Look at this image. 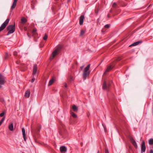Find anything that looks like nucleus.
Masks as SVG:
<instances>
[{"label": "nucleus", "mask_w": 153, "mask_h": 153, "mask_svg": "<svg viewBox=\"0 0 153 153\" xmlns=\"http://www.w3.org/2000/svg\"><path fill=\"white\" fill-rule=\"evenodd\" d=\"M90 66V64L88 65L84 70L82 75L83 78L84 80L86 79L87 77L89 76L90 72L88 70L89 69Z\"/></svg>", "instance_id": "obj_1"}, {"label": "nucleus", "mask_w": 153, "mask_h": 153, "mask_svg": "<svg viewBox=\"0 0 153 153\" xmlns=\"http://www.w3.org/2000/svg\"><path fill=\"white\" fill-rule=\"evenodd\" d=\"M7 30L8 31L7 35H8L10 34L13 33L15 31V24L9 25L7 28Z\"/></svg>", "instance_id": "obj_2"}, {"label": "nucleus", "mask_w": 153, "mask_h": 153, "mask_svg": "<svg viewBox=\"0 0 153 153\" xmlns=\"http://www.w3.org/2000/svg\"><path fill=\"white\" fill-rule=\"evenodd\" d=\"M110 82H106L105 81H104L102 85V87L103 89L108 91L110 87Z\"/></svg>", "instance_id": "obj_3"}, {"label": "nucleus", "mask_w": 153, "mask_h": 153, "mask_svg": "<svg viewBox=\"0 0 153 153\" xmlns=\"http://www.w3.org/2000/svg\"><path fill=\"white\" fill-rule=\"evenodd\" d=\"M9 21V19L8 18L1 25V26L0 27V32L4 29L8 23Z\"/></svg>", "instance_id": "obj_4"}, {"label": "nucleus", "mask_w": 153, "mask_h": 153, "mask_svg": "<svg viewBox=\"0 0 153 153\" xmlns=\"http://www.w3.org/2000/svg\"><path fill=\"white\" fill-rule=\"evenodd\" d=\"M61 48L58 47L52 53V56L50 57V59H52L55 57V55H56L57 52L59 51L60 49Z\"/></svg>", "instance_id": "obj_5"}, {"label": "nucleus", "mask_w": 153, "mask_h": 153, "mask_svg": "<svg viewBox=\"0 0 153 153\" xmlns=\"http://www.w3.org/2000/svg\"><path fill=\"white\" fill-rule=\"evenodd\" d=\"M129 138L130 141L132 144L133 145V146H134L135 148L137 149V146L135 141L134 140V138L131 137H130Z\"/></svg>", "instance_id": "obj_6"}, {"label": "nucleus", "mask_w": 153, "mask_h": 153, "mask_svg": "<svg viewBox=\"0 0 153 153\" xmlns=\"http://www.w3.org/2000/svg\"><path fill=\"white\" fill-rule=\"evenodd\" d=\"M141 152L142 153L146 151V147L145 145V143L144 141H143L141 145Z\"/></svg>", "instance_id": "obj_7"}, {"label": "nucleus", "mask_w": 153, "mask_h": 153, "mask_svg": "<svg viewBox=\"0 0 153 153\" xmlns=\"http://www.w3.org/2000/svg\"><path fill=\"white\" fill-rule=\"evenodd\" d=\"M5 83V78L2 75L0 74V84L4 85Z\"/></svg>", "instance_id": "obj_8"}, {"label": "nucleus", "mask_w": 153, "mask_h": 153, "mask_svg": "<svg viewBox=\"0 0 153 153\" xmlns=\"http://www.w3.org/2000/svg\"><path fill=\"white\" fill-rule=\"evenodd\" d=\"M13 2L12 4V5L11 7V10H13L16 7L17 1L18 0H13Z\"/></svg>", "instance_id": "obj_9"}, {"label": "nucleus", "mask_w": 153, "mask_h": 153, "mask_svg": "<svg viewBox=\"0 0 153 153\" xmlns=\"http://www.w3.org/2000/svg\"><path fill=\"white\" fill-rule=\"evenodd\" d=\"M113 68V66L112 65L109 66L107 67L106 70L104 72V74H105L107 72H109Z\"/></svg>", "instance_id": "obj_10"}, {"label": "nucleus", "mask_w": 153, "mask_h": 153, "mask_svg": "<svg viewBox=\"0 0 153 153\" xmlns=\"http://www.w3.org/2000/svg\"><path fill=\"white\" fill-rule=\"evenodd\" d=\"M84 16L83 15H81L79 18V24L80 25H82L83 22Z\"/></svg>", "instance_id": "obj_11"}, {"label": "nucleus", "mask_w": 153, "mask_h": 153, "mask_svg": "<svg viewBox=\"0 0 153 153\" xmlns=\"http://www.w3.org/2000/svg\"><path fill=\"white\" fill-rule=\"evenodd\" d=\"M60 150L61 153H65L67 151V149L65 146H62L60 147Z\"/></svg>", "instance_id": "obj_12"}, {"label": "nucleus", "mask_w": 153, "mask_h": 153, "mask_svg": "<svg viewBox=\"0 0 153 153\" xmlns=\"http://www.w3.org/2000/svg\"><path fill=\"white\" fill-rule=\"evenodd\" d=\"M22 135L23 136V137L24 138V140L25 141L26 140V134L25 130L24 128H22Z\"/></svg>", "instance_id": "obj_13"}, {"label": "nucleus", "mask_w": 153, "mask_h": 153, "mask_svg": "<svg viewBox=\"0 0 153 153\" xmlns=\"http://www.w3.org/2000/svg\"><path fill=\"white\" fill-rule=\"evenodd\" d=\"M37 71V65L36 64H35L34 65V67L33 68V74L35 75L36 74Z\"/></svg>", "instance_id": "obj_14"}, {"label": "nucleus", "mask_w": 153, "mask_h": 153, "mask_svg": "<svg viewBox=\"0 0 153 153\" xmlns=\"http://www.w3.org/2000/svg\"><path fill=\"white\" fill-rule=\"evenodd\" d=\"M30 91L27 90L25 93V97H26L27 98H28L30 96Z\"/></svg>", "instance_id": "obj_15"}, {"label": "nucleus", "mask_w": 153, "mask_h": 153, "mask_svg": "<svg viewBox=\"0 0 153 153\" xmlns=\"http://www.w3.org/2000/svg\"><path fill=\"white\" fill-rule=\"evenodd\" d=\"M21 22L22 24H24L27 22V19L25 17H22L21 19Z\"/></svg>", "instance_id": "obj_16"}, {"label": "nucleus", "mask_w": 153, "mask_h": 153, "mask_svg": "<svg viewBox=\"0 0 153 153\" xmlns=\"http://www.w3.org/2000/svg\"><path fill=\"white\" fill-rule=\"evenodd\" d=\"M74 78L73 76H72L71 75H69L68 77V79L70 82L74 80Z\"/></svg>", "instance_id": "obj_17"}, {"label": "nucleus", "mask_w": 153, "mask_h": 153, "mask_svg": "<svg viewBox=\"0 0 153 153\" xmlns=\"http://www.w3.org/2000/svg\"><path fill=\"white\" fill-rule=\"evenodd\" d=\"M72 109L73 111L75 112H77L78 110L77 107L76 106L74 105L72 106Z\"/></svg>", "instance_id": "obj_18"}, {"label": "nucleus", "mask_w": 153, "mask_h": 153, "mask_svg": "<svg viewBox=\"0 0 153 153\" xmlns=\"http://www.w3.org/2000/svg\"><path fill=\"white\" fill-rule=\"evenodd\" d=\"M13 123L11 124L9 126V130L11 131H13Z\"/></svg>", "instance_id": "obj_19"}, {"label": "nucleus", "mask_w": 153, "mask_h": 153, "mask_svg": "<svg viewBox=\"0 0 153 153\" xmlns=\"http://www.w3.org/2000/svg\"><path fill=\"white\" fill-rule=\"evenodd\" d=\"M54 80L53 78H52L51 79L49 82L48 85L50 86L51 85L53 82Z\"/></svg>", "instance_id": "obj_20"}, {"label": "nucleus", "mask_w": 153, "mask_h": 153, "mask_svg": "<svg viewBox=\"0 0 153 153\" xmlns=\"http://www.w3.org/2000/svg\"><path fill=\"white\" fill-rule=\"evenodd\" d=\"M149 144L150 145H153V139L151 138L149 140Z\"/></svg>", "instance_id": "obj_21"}, {"label": "nucleus", "mask_w": 153, "mask_h": 153, "mask_svg": "<svg viewBox=\"0 0 153 153\" xmlns=\"http://www.w3.org/2000/svg\"><path fill=\"white\" fill-rule=\"evenodd\" d=\"M48 36L46 34H45L44 37L43 38V39L45 40H46L48 39Z\"/></svg>", "instance_id": "obj_22"}, {"label": "nucleus", "mask_w": 153, "mask_h": 153, "mask_svg": "<svg viewBox=\"0 0 153 153\" xmlns=\"http://www.w3.org/2000/svg\"><path fill=\"white\" fill-rule=\"evenodd\" d=\"M71 115L74 118H76L77 117L76 115L75 114L74 112H72L71 113Z\"/></svg>", "instance_id": "obj_23"}, {"label": "nucleus", "mask_w": 153, "mask_h": 153, "mask_svg": "<svg viewBox=\"0 0 153 153\" xmlns=\"http://www.w3.org/2000/svg\"><path fill=\"white\" fill-rule=\"evenodd\" d=\"M5 118V117H4L0 121V126L2 124L4 120V119Z\"/></svg>", "instance_id": "obj_24"}, {"label": "nucleus", "mask_w": 153, "mask_h": 153, "mask_svg": "<svg viewBox=\"0 0 153 153\" xmlns=\"http://www.w3.org/2000/svg\"><path fill=\"white\" fill-rule=\"evenodd\" d=\"M5 118V117H4L0 121V126L2 124L4 120V119Z\"/></svg>", "instance_id": "obj_25"}, {"label": "nucleus", "mask_w": 153, "mask_h": 153, "mask_svg": "<svg viewBox=\"0 0 153 153\" xmlns=\"http://www.w3.org/2000/svg\"><path fill=\"white\" fill-rule=\"evenodd\" d=\"M85 31H84L83 30H82L81 31L80 35L81 36H82L85 33Z\"/></svg>", "instance_id": "obj_26"}, {"label": "nucleus", "mask_w": 153, "mask_h": 153, "mask_svg": "<svg viewBox=\"0 0 153 153\" xmlns=\"http://www.w3.org/2000/svg\"><path fill=\"white\" fill-rule=\"evenodd\" d=\"M137 45V43H136V42H135L133 44H131L129 46H136V45Z\"/></svg>", "instance_id": "obj_27"}, {"label": "nucleus", "mask_w": 153, "mask_h": 153, "mask_svg": "<svg viewBox=\"0 0 153 153\" xmlns=\"http://www.w3.org/2000/svg\"><path fill=\"white\" fill-rule=\"evenodd\" d=\"M122 59V58L121 57H118L116 59L117 61H119Z\"/></svg>", "instance_id": "obj_28"}, {"label": "nucleus", "mask_w": 153, "mask_h": 153, "mask_svg": "<svg viewBox=\"0 0 153 153\" xmlns=\"http://www.w3.org/2000/svg\"><path fill=\"white\" fill-rule=\"evenodd\" d=\"M8 53L7 52L5 53V59H7L8 57Z\"/></svg>", "instance_id": "obj_29"}, {"label": "nucleus", "mask_w": 153, "mask_h": 153, "mask_svg": "<svg viewBox=\"0 0 153 153\" xmlns=\"http://www.w3.org/2000/svg\"><path fill=\"white\" fill-rule=\"evenodd\" d=\"M4 114V112H3L2 113L0 114V117H2Z\"/></svg>", "instance_id": "obj_30"}, {"label": "nucleus", "mask_w": 153, "mask_h": 153, "mask_svg": "<svg viewBox=\"0 0 153 153\" xmlns=\"http://www.w3.org/2000/svg\"><path fill=\"white\" fill-rule=\"evenodd\" d=\"M117 6V4L116 3H114L112 5V7H115Z\"/></svg>", "instance_id": "obj_31"}, {"label": "nucleus", "mask_w": 153, "mask_h": 153, "mask_svg": "<svg viewBox=\"0 0 153 153\" xmlns=\"http://www.w3.org/2000/svg\"><path fill=\"white\" fill-rule=\"evenodd\" d=\"M105 153H109L108 150L106 148L105 149Z\"/></svg>", "instance_id": "obj_32"}, {"label": "nucleus", "mask_w": 153, "mask_h": 153, "mask_svg": "<svg viewBox=\"0 0 153 153\" xmlns=\"http://www.w3.org/2000/svg\"><path fill=\"white\" fill-rule=\"evenodd\" d=\"M36 30L35 29H34L33 30L32 33L33 34H35L36 33Z\"/></svg>", "instance_id": "obj_33"}, {"label": "nucleus", "mask_w": 153, "mask_h": 153, "mask_svg": "<svg viewBox=\"0 0 153 153\" xmlns=\"http://www.w3.org/2000/svg\"><path fill=\"white\" fill-rule=\"evenodd\" d=\"M17 55V53L16 51H14L13 52V55L15 56H16Z\"/></svg>", "instance_id": "obj_34"}, {"label": "nucleus", "mask_w": 153, "mask_h": 153, "mask_svg": "<svg viewBox=\"0 0 153 153\" xmlns=\"http://www.w3.org/2000/svg\"><path fill=\"white\" fill-rule=\"evenodd\" d=\"M105 27L106 28H108L109 27V25L108 24L106 25L105 26Z\"/></svg>", "instance_id": "obj_35"}, {"label": "nucleus", "mask_w": 153, "mask_h": 153, "mask_svg": "<svg viewBox=\"0 0 153 153\" xmlns=\"http://www.w3.org/2000/svg\"><path fill=\"white\" fill-rule=\"evenodd\" d=\"M142 41H138V42H136V43H137V45H138L140 43H142Z\"/></svg>", "instance_id": "obj_36"}, {"label": "nucleus", "mask_w": 153, "mask_h": 153, "mask_svg": "<svg viewBox=\"0 0 153 153\" xmlns=\"http://www.w3.org/2000/svg\"><path fill=\"white\" fill-rule=\"evenodd\" d=\"M98 12V9H96L95 11V13L96 14H97Z\"/></svg>", "instance_id": "obj_37"}, {"label": "nucleus", "mask_w": 153, "mask_h": 153, "mask_svg": "<svg viewBox=\"0 0 153 153\" xmlns=\"http://www.w3.org/2000/svg\"><path fill=\"white\" fill-rule=\"evenodd\" d=\"M35 79V78L34 77H33L31 80V82L32 83L34 81Z\"/></svg>", "instance_id": "obj_38"}, {"label": "nucleus", "mask_w": 153, "mask_h": 153, "mask_svg": "<svg viewBox=\"0 0 153 153\" xmlns=\"http://www.w3.org/2000/svg\"><path fill=\"white\" fill-rule=\"evenodd\" d=\"M149 153H153V150L152 149L150 150Z\"/></svg>", "instance_id": "obj_39"}, {"label": "nucleus", "mask_w": 153, "mask_h": 153, "mask_svg": "<svg viewBox=\"0 0 153 153\" xmlns=\"http://www.w3.org/2000/svg\"><path fill=\"white\" fill-rule=\"evenodd\" d=\"M41 128V127H40L38 129V131H40V129Z\"/></svg>", "instance_id": "obj_40"}, {"label": "nucleus", "mask_w": 153, "mask_h": 153, "mask_svg": "<svg viewBox=\"0 0 153 153\" xmlns=\"http://www.w3.org/2000/svg\"><path fill=\"white\" fill-rule=\"evenodd\" d=\"M65 87L67 88V85L66 83H65L64 85Z\"/></svg>", "instance_id": "obj_41"}, {"label": "nucleus", "mask_w": 153, "mask_h": 153, "mask_svg": "<svg viewBox=\"0 0 153 153\" xmlns=\"http://www.w3.org/2000/svg\"><path fill=\"white\" fill-rule=\"evenodd\" d=\"M83 67H84L83 66H82L80 67V68H81V70H82V68H83Z\"/></svg>", "instance_id": "obj_42"}, {"label": "nucleus", "mask_w": 153, "mask_h": 153, "mask_svg": "<svg viewBox=\"0 0 153 153\" xmlns=\"http://www.w3.org/2000/svg\"><path fill=\"white\" fill-rule=\"evenodd\" d=\"M97 153H100V152H99V151H98H98Z\"/></svg>", "instance_id": "obj_43"}, {"label": "nucleus", "mask_w": 153, "mask_h": 153, "mask_svg": "<svg viewBox=\"0 0 153 153\" xmlns=\"http://www.w3.org/2000/svg\"><path fill=\"white\" fill-rule=\"evenodd\" d=\"M1 85H1L0 84V88H1Z\"/></svg>", "instance_id": "obj_44"}, {"label": "nucleus", "mask_w": 153, "mask_h": 153, "mask_svg": "<svg viewBox=\"0 0 153 153\" xmlns=\"http://www.w3.org/2000/svg\"><path fill=\"white\" fill-rule=\"evenodd\" d=\"M107 17H109V16H108V15H107Z\"/></svg>", "instance_id": "obj_45"}]
</instances>
